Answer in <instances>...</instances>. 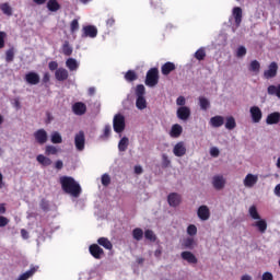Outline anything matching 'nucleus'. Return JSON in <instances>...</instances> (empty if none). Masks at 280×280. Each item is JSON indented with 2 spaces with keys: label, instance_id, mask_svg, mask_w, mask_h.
Here are the masks:
<instances>
[{
  "label": "nucleus",
  "instance_id": "69168bd1",
  "mask_svg": "<svg viewBox=\"0 0 280 280\" xmlns=\"http://www.w3.org/2000/svg\"><path fill=\"white\" fill-rule=\"evenodd\" d=\"M107 27H114L115 26V18H109L106 21Z\"/></svg>",
  "mask_w": 280,
  "mask_h": 280
},
{
  "label": "nucleus",
  "instance_id": "5fc2aeb1",
  "mask_svg": "<svg viewBox=\"0 0 280 280\" xmlns=\"http://www.w3.org/2000/svg\"><path fill=\"white\" fill-rule=\"evenodd\" d=\"M187 233H188V235L194 236L198 233V228H196V225H194V224H190L187 228Z\"/></svg>",
  "mask_w": 280,
  "mask_h": 280
},
{
  "label": "nucleus",
  "instance_id": "9b49d317",
  "mask_svg": "<svg viewBox=\"0 0 280 280\" xmlns=\"http://www.w3.org/2000/svg\"><path fill=\"white\" fill-rule=\"evenodd\" d=\"M173 154L178 158L185 156L187 154V148L185 147V142H177L173 148Z\"/></svg>",
  "mask_w": 280,
  "mask_h": 280
},
{
  "label": "nucleus",
  "instance_id": "20e7f679",
  "mask_svg": "<svg viewBox=\"0 0 280 280\" xmlns=\"http://www.w3.org/2000/svg\"><path fill=\"white\" fill-rule=\"evenodd\" d=\"M279 71V65L273 61L268 66V69L264 72V78L266 80H270L272 78H277V73Z\"/></svg>",
  "mask_w": 280,
  "mask_h": 280
},
{
  "label": "nucleus",
  "instance_id": "6e6552de",
  "mask_svg": "<svg viewBox=\"0 0 280 280\" xmlns=\"http://www.w3.org/2000/svg\"><path fill=\"white\" fill-rule=\"evenodd\" d=\"M97 37V27L94 25L83 26L82 38H96Z\"/></svg>",
  "mask_w": 280,
  "mask_h": 280
},
{
  "label": "nucleus",
  "instance_id": "bf43d9fd",
  "mask_svg": "<svg viewBox=\"0 0 280 280\" xmlns=\"http://www.w3.org/2000/svg\"><path fill=\"white\" fill-rule=\"evenodd\" d=\"M48 69L49 71H58V61H50L48 63Z\"/></svg>",
  "mask_w": 280,
  "mask_h": 280
},
{
  "label": "nucleus",
  "instance_id": "4c0bfd02",
  "mask_svg": "<svg viewBox=\"0 0 280 280\" xmlns=\"http://www.w3.org/2000/svg\"><path fill=\"white\" fill-rule=\"evenodd\" d=\"M62 54L63 56H71V54H73V47H71L68 40L62 45Z\"/></svg>",
  "mask_w": 280,
  "mask_h": 280
},
{
  "label": "nucleus",
  "instance_id": "f03ea898",
  "mask_svg": "<svg viewBox=\"0 0 280 280\" xmlns=\"http://www.w3.org/2000/svg\"><path fill=\"white\" fill-rule=\"evenodd\" d=\"M147 86L153 88L159 84V68H151L147 72L145 81H144Z\"/></svg>",
  "mask_w": 280,
  "mask_h": 280
},
{
  "label": "nucleus",
  "instance_id": "a878e982",
  "mask_svg": "<svg viewBox=\"0 0 280 280\" xmlns=\"http://www.w3.org/2000/svg\"><path fill=\"white\" fill-rule=\"evenodd\" d=\"M210 125L212 128H220L224 126V117L222 116H214L210 119Z\"/></svg>",
  "mask_w": 280,
  "mask_h": 280
},
{
  "label": "nucleus",
  "instance_id": "393cba45",
  "mask_svg": "<svg viewBox=\"0 0 280 280\" xmlns=\"http://www.w3.org/2000/svg\"><path fill=\"white\" fill-rule=\"evenodd\" d=\"M153 10H158L159 14H165L166 10L161 3V0H150Z\"/></svg>",
  "mask_w": 280,
  "mask_h": 280
},
{
  "label": "nucleus",
  "instance_id": "0eeeda50",
  "mask_svg": "<svg viewBox=\"0 0 280 280\" xmlns=\"http://www.w3.org/2000/svg\"><path fill=\"white\" fill-rule=\"evenodd\" d=\"M249 113H250L252 121L254 124H259V121H261V118L264 117V114L261 113V108H259L258 106H252L249 108Z\"/></svg>",
  "mask_w": 280,
  "mask_h": 280
},
{
  "label": "nucleus",
  "instance_id": "ddd939ff",
  "mask_svg": "<svg viewBox=\"0 0 280 280\" xmlns=\"http://www.w3.org/2000/svg\"><path fill=\"white\" fill-rule=\"evenodd\" d=\"M55 78L58 82H65V80H69V71L65 68H59L55 71Z\"/></svg>",
  "mask_w": 280,
  "mask_h": 280
},
{
  "label": "nucleus",
  "instance_id": "a211bd4d",
  "mask_svg": "<svg viewBox=\"0 0 280 280\" xmlns=\"http://www.w3.org/2000/svg\"><path fill=\"white\" fill-rule=\"evenodd\" d=\"M280 121V113L279 112H273L271 114H269L266 118V124L268 126H275L277 124H279Z\"/></svg>",
  "mask_w": 280,
  "mask_h": 280
},
{
  "label": "nucleus",
  "instance_id": "e2e57ef3",
  "mask_svg": "<svg viewBox=\"0 0 280 280\" xmlns=\"http://www.w3.org/2000/svg\"><path fill=\"white\" fill-rule=\"evenodd\" d=\"M176 104H177V106H180V107L185 106V104H186L185 96L177 97Z\"/></svg>",
  "mask_w": 280,
  "mask_h": 280
},
{
  "label": "nucleus",
  "instance_id": "a19ab883",
  "mask_svg": "<svg viewBox=\"0 0 280 280\" xmlns=\"http://www.w3.org/2000/svg\"><path fill=\"white\" fill-rule=\"evenodd\" d=\"M196 244V241H194L192 237L185 238L182 246L185 248H188L189 250H194V245Z\"/></svg>",
  "mask_w": 280,
  "mask_h": 280
},
{
  "label": "nucleus",
  "instance_id": "3c124183",
  "mask_svg": "<svg viewBox=\"0 0 280 280\" xmlns=\"http://www.w3.org/2000/svg\"><path fill=\"white\" fill-rule=\"evenodd\" d=\"M5 60L8 62H12L14 60V48H10L9 50H7Z\"/></svg>",
  "mask_w": 280,
  "mask_h": 280
},
{
  "label": "nucleus",
  "instance_id": "f257e3e1",
  "mask_svg": "<svg viewBox=\"0 0 280 280\" xmlns=\"http://www.w3.org/2000/svg\"><path fill=\"white\" fill-rule=\"evenodd\" d=\"M60 185L65 194H69L70 196H73V198H80L82 187H80V184L75 182L73 177L61 176Z\"/></svg>",
  "mask_w": 280,
  "mask_h": 280
},
{
  "label": "nucleus",
  "instance_id": "1a4fd4ad",
  "mask_svg": "<svg viewBox=\"0 0 280 280\" xmlns=\"http://www.w3.org/2000/svg\"><path fill=\"white\" fill-rule=\"evenodd\" d=\"M177 117L182 121H187L191 117V109L187 106H182L177 108Z\"/></svg>",
  "mask_w": 280,
  "mask_h": 280
},
{
  "label": "nucleus",
  "instance_id": "a18cd8bd",
  "mask_svg": "<svg viewBox=\"0 0 280 280\" xmlns=\"http://www.w3.org/2000/svg\"><path fill=\"white\" fill-rule=\"evenodd\" d=\"M144 237L145 240H149V242H156V234H154V231L152 230H145Z\"/></svg>",
  "mask_w": 280,
  "mask_h": 280
},
{
  "label": "nucleus",
  "instance_id": "9d476101",
  "mask_svg": "<svg viewBox=\"0 0 280 280\" xmlns=\"http://www.w3.org/2000/svg\"><path fill=\"white\" fill-rule=\"evenodd\" d=\"M89 250L94 259H102V256L104 255V249L97 244L90 245Z\"/></svg>",
  "mask_w": 280,
  "mask_h": 280
},
{
  "label": "nucleus",
  "instance_id": "8fccbe9b",
  "mask_svg": "<svg viewBox=\"0 0 280 280\" xmlns=\"http://www.w3.org/2000/svg\"><path fill=\"white\" fill-rule=\"evenodd\" d=\"M136 95H137V97H144L145 86L143 84H138L136 86Z\"/></svg>",
  "mask_w": 280,
  "mask_h": 280
},
{
  "label": "nucleus",
  "instance_id": "13d9d810",
  "mask_svg": "<svg viewBox=\"0 0 280 280\" xmlns=\"http://www.w3.org/2000/svg\"><path fill=\"white\" fill-rule=\"evenodd\" d=\"M5 32L0 31V49H3L5 47Z\"/></svg>",
  "mask_w": 280,
  "mask_h": 280
},
{
  "label": "nucleus",
  "instance_id": "4be33fe9",
  "mask_svg": "<svg viewBox=\"0 0 280 280\" xmlns=\"http://www.w3.org/2000/svg\"><path fill=\"white\" fill-rule=\"evenodd\" d=\"M182 259H184V261H187L188 264H198V258H196V255H194V253L191 252H183L180 254Z\"/></svg>",
  "mask_w": 280,
  "mask_h": 280
},
{
  "label": "nucleus",
  "instance_id": "2eb2a0df",
  "mask_svg": "<svg viewBox=\"0 0 280 280\" xmlns=\"http://www.w3.org/2000/svg\"><path fill=\"white\" fill-rule=\"evenodd\" d=\"M197 215L200 220L207 221L209 220L211 212L209 211V207L200 206L197 211Z\"/></svg>",
  "mask_w": 280,
  "mask_h": 280
},
{
  "label": "nucleus",
  "instance_id": "680f3d73",
  "mask_svg": "<svg viewBox=\"0 0 280 280\" xmlns=\"http://www.w3.org/2000/svg\"><path fill=\"white\" fill-rule=\"evenodd\" d=\"M261 280H275V277L272 276L271 272L266 271L265 273H262Z\"/></svg>",
  "mask_w": 280,
  "mask_h": 280
},
{
  "label": "nucleus",
  "instance_id": "bb28decb",
  "mask_svg": "<svg viewBox=\"0 0 280 280\" xmlns=\"http://www.w3.org/2000/svg\"><path fill=\"white\" fill-rule=\"evenodd\" d=\"M136 106L138 110H145V108H148V101H145V96L137 97Z\"/></svg>",
  "mask_w": 280,
  "mask_h": 280
},
{
  "label": "nucleus",
  "instance_id": "dca6fc26",
  "mask_svg": "<svg viewBox=\"0 0 280 280\" xmlns=\"http://www.w3.org/2000/svg\"><path fill=\"white\" fill-rule=\"evenodd\" d=\"M172 71H176V65L172 61H167L161 67L162 75H170Z\"/></svg>",
  "mask_w": 280,
  "mask_h": 280
},
{
  "label": "nucleus",
  "instance_id": "c9c22d12",
  "mask_svg": "<svg viewBox=\"0 0 280 280\" xmlns=\"http://www.w3.org/2000/svg\"><path fill=\"white\" fill-rule=\"evenodd\" d=\"M132 237L136 240V242H141V240H143V230L141 228L133 229Z\"/></svg>",
  "mask_w": 280,
  "mask_h": 280
},
{
  "label": "nucleus",
  "instance_id": "de8ad7c7",
  "mask_svg": "<svg viewBox=\"0 0 280 280\" xmlns=\"http://www.w3.org/2000/svg\"><path fill=\"white\" fill-rule=\"evenodd\" d=\"M80 30V22H78V19H74L70 23V32L71 34H75Z\"/></svg>",
  "mask_w": 280,
  "mask_h": 280
},
{
  "label": "nucleus",
  "instance_id": "6ab92c4d",
  "mask_svg": "<svg viewBox=\"0 0 280 280\" xmlns=\"http://www.w3.org/2000/svg\"><path fill=\"white\" fill-rule=\"evenodd\" d=\"M167 202L170 207H178L180 205V195L177 192H172L167 196Z\"/></svg>",
  "mask_w": 280,
  "mask_h": 280
},
{
  "label": "nucleus",
  "instance_id": "473e14b6",
  "mask_svg": "<svg viewBox=\"0 0 280 280\" xmlns=\"http://www.w3.org/2000/svg\"><path fill=\"white\" fill-rule=\"evenodd\" d=\"M36 161H38L40 165H44V167H49V165H51V159L43 154L37 155Z\"/></svg>",
  "mask_w": 280,
  "mask_h": 280
},
{
  "label": "nucleus",
  "instance_id": "5701e85b",
  "mask_svg": "<svg viewBox=\"0 0 280 280\" xmlns=\"http://www.w3.org/2000/svg\"><path fill=\"white\" fill-rule=\"evenodd\" d=\"M183 135V126L175 124L172 126L171 131H170V137L173 139H178Z\"/></svg>",
  "mask_w": 280,
  "mask_h": 280
},
{
  "label": "nucleus",
  "instance_id": "39448f33",
  "mask_svg": "<svg viewBox=\"0 0 280 280\" xmlns=\"http://www.w3.org/2000/svg\"><path fill=\"white\" fill-rule=\"evenodd\" d=\"M86 143V137L84 136V131H79L74 136V145L79 152H82L84 150V145Z\"/></svg>",
  "mask_w": 280,
  "mask_h": 280
},
{
  "label": "nucleus",
  "instance_id": "7ed1b4c3",
  "mask_svg": "<svg viewBox=\"0 0 280 280\" xmlns=\"http://www.w3.org/2000/svg\"><path fill=\"white\" fill-rule=\"evenodd\" d=\"M113 127L117 133L126 130V117L121 114H116L113 119Z\"/></svg>",
  "mask_w": 280,
  "mask_h": 280
},
{
  "label": "nucleus",
  "instance_id": "49530a36",
  "mask_svg": "<svg viewBox=\"0 0 280 280\" xmlns=\"http://www.w3.org/2000/svg\"><path fill=\"white\" fill-rule=\"evenodd\" d=\"M195 58L196 60H205V58H207V51L205 50V48H199L195 52Z\"/></svg>",
  "mask_w": 280,
  "mask_h": 280
},
{
  "label": "nucleus",
  "instance_id": "4468645a",
  "mask_svg": "<svg viewBox=\"0 0 280 280\" xmlns=\"http://www.w3.org/2000/svg\"><path fill=\"white\" fill-rule=\"evenodd\" d=\"M72 112L74 115L82 116L86 113V104L82 102H77L72 105Z\"/></svg>",
  "mask_w": 280,
  "mask_h": 280
},
{
  "label": "nucleus",
  "instance_id": "72a5a7b5",
  "mask_svg": "<svg viewBox=\"0 0 280 280\" xmlns=\"http://www.w3.org/2000/svg\"><path fill=\"white\" fill-rule=\"evenodd\" d=\"M260 69H261V63H259V61L253 60L249 63L248 71H252V73H259Z\"/></svg>",
  "mask_w": 280,
  "mask_h": 280
},
{
  "label": "nucleus",
  "instance_id": "58836bf2",
  "mask_svg": "<svg viewBox=\"0 0 280 280\" xmlns=\"http://www.w3.org/2000/svg\"><path fill=\"white\" fill-rule=\"evenodd\" d=\"M66 66L68 67V69H70V71L78 70V61L74 58L67 59Z\"/></svg>",
  "mask_w": 280,
  "mask_h": 280
},
{
  "label": "nucleus",
  "instance_id": "c85d7f7f",
  "mask_svg": "<svg viewBox=\"0 0 280 280\" xmlns=\"http://www.w3.org/2000/svg\"><path fill=\"white\" fill-rule=\"evenodd\" d=\"M198 100L201 110H209V108H211V102H209V98L205 96H199Z\"/></svg>",
  "mask_w": 280,
  "mask_h": 280
},
{
  "label": "nucleus",
  "instance_id": "412c9836",
  "mask_svg": "<svg viewBox=\"0 0 280 280\" xmlns=\"http://www.w3.org/2000/svg\"><path fill=\"white\" fill-rule=\"evenodd\" d=\"M232 16H234L235 25L236 27H240L242 25V8L235 7L232 11Z\"/></svg>",
  "mask_w": 280,
  "mask_h": 280
},
{
  "label": "nucleus",
  "instance_id": "4d7b16f0",
  "mask_svg": "<svg viewBox=\"0 0 280 280\" xmlns=\"http://www.w3.org/2000/svg\"><path fill=\"white\" fill-rule=\"evenodd\" d=\"M8 224H10V219L0 215V229H3V226H8Z\"/></svg>",
  "mask_w": 280,
  "mask_h": 280
},
{
  "label": "nucleus",
  "instance_id": "ea45409f",
  "mask_svg": "<svg viewBox=\"0 0 280 280\" xmlns=\"http://www.w3.org/2000/svg\"><path fill=\"white\" fill-rule=\"evenodd\" d=\"M0 10L5 14L7 16H12V7L8 2H4L0 4Z\"/></svg>",
  "mask_w": 280,
  "mask_h": 280
},
{
  "label": "nucleus",
  "instance_id": "cd10ccee",
  "mask_svg": "<svg viewBox=\"0 0 280 280\" xmlns=\"http://www.w3.org/2000/svg\"><path fill=\"white\" fill-rule=\"evenodd\" d=\"M97 244L100 246H103V248H106V250H113V243L106 237H100L97 240Z\"/></svg>",
  "mask_w": 280,
  "mask_h": 280
},
{
  "label": "nucleus",
  "instance_id": "f3484780",
  "mask_svg": "<svg viewBox=\"0 0 280 280\" xmlns=\"http://www.w3.org/2000/svg\"><path fill=\"white\" fill-rule=\"evenodd\" d=\"M212 185L214 189H218V190L224 189V185H226V180L222 175H217L212 179Z\"/></svg>",
  "mask_w": 280,
  "mask_h": 280
},
{
  "label": "nucleus",
  "instance_id": "052dcab7",
  "mask_svg": "<svg viewBox=\"0 0 280 280\" xmlns=\"http://www.w3.org/2000/svg\"><path fill=\"white\" fill-rule=\"evenodd\" d=\"M210 155L213 156L214 159L220 156V150L215 147L210 149Z\"/></svg>",
  "mask_w": 280,
  "mask_h": 280
},
{
  "label": "nucleus",
  "instance_id": "f704fd0d",
  "mask_svg": "<svg viewBox=\"0 0 280 280\" xmlns=\"http://www.w3.org/2000/svg\"><path fill=\"white\" fill-rule=\"evenodd\" d=\"M36 273V267L31 268L30 270L25 271L24 273H22L18 280H27L31 277H34V275Z\"/></svg>",
  "mask_w": 280,
  "mask_h": 280
},
{
  "label": "nucleus",
  "instance_id": "37998d69",
  "mask_svg": "<svg viewBox=\"0 0 280 280\" xmlns=\"http://www.w3.org/2000/svg\"><path fill=\"white\" fill-rule=\"evenodd\" d=\"M249 215L252 220H261V215H259V212L257 211V207L252 206L249 208Z\"/></svg>",
  "mask_w": 280,
  "mask_h": 280
},
{
  "label": "nucleus",
  "instance_id": "09e8293b",
  "mask_svg": "<svg viewBox=\"0 0 280 280\" xmlns=\"http://www.w3.org/2000/svg\"><path fill=\"white\" fill-rule=\"evenodd\" d=\"M45 154H46V156H51V155L58 154V148H56L54 145H47L46 150H45Z\"/></svg>",
  "mask_w": 280,
  "mask_h": 280
},
{
  "label": "nucleus",
  "instance_id": "79ce46f5",
  "mask_svg": "<svg viewBox=\"0 0 280 280\" xmlns=\"http://www.w3.org/2000/svg\"><path fill=\"white\" fill-rule=\"evenodd\" d=\"M137 72H135V70H128L125 74V80L127 82H135V80H137Z\"/></svg>",
  "mask_w": 280,
  "mask_h": 280
},
{
  "label": "nucleus",
  "instance_id": "603ef678",
  "mask_svg": "<svg viewBox=\"0 0 280 280\" xmlns=\"http://www.w3.org/2000/svg\"><path fill=\"white\" fill-rule=\"evenodd\" d=\"M101 180H102V186L103 187H108V185H110V175L109 174H103Z\"/></svg>",
  "mask_w": 280,
  "mask_h": 280
},
{
  "label": "nucleus",
  "instance_id": "774afa93",
  "mask_svg": "<svg viewBox=\"0 0 280 280\" xmlns=\"http://www.w3.org/2000/svg\"><path fill=\"white\" fill-rule=\"evenodd\" d=\"M55 167H56V170H62V167H65V164L62 163L61 160H58V161L55 163Z\"/></svg>",
  "mask_w": 280,
  "mask_h": 280
},
{
  "label": "nucleus",
  "instance_id": "7c9ffc66",
  "mask_svg": "<svg viewBox=\"0 0 280 280\" xmlns=\"http://www.w3.org/2000/svg\"><path fill=\"white\" fill-rule=\"evenodd\" d=\"M46 7L49 12H58V10H60V3H58V0H48Z\"/></svg>",
  "mask_w": 280,
  "mask_h": 280
},
{
  "label": "nucleus",
  "instance_id": "0e129e2a",
  "mask_svg": "<svg viewBox=\"0 0 280 280\" xmlns=\"http://www.w3.org/2000/svg\"><path fill=\"white\" fill-rule=\"evenodd\" d=\"M40 209H43V211H49V203L45 201V199L40 202Z\"/></svg>",
  "mask_w": 280,
  "mask_h": 280
},
{
  "label": "nucleus",
  "instance_id": "e433bc0d",
  "mask_svg": "<svg viewBox=\"0 0 280 280\" xmlns=\"http://www.w3.org/2000/svg\"><path fill=\"white\" fill-rule=\"evenodd\" d=\"M128 145H129L128 138H126V137L121 138L119 143H118L119 152H126V150H128Z\"/></svg>",
  "mask_w": 280,
  "mask_h": 280
},
{
  "label": "nucleus",
  "instance_id": "338daca9",
  "mask_svg": "<svg viewBox=\"0 0 280 280\" xmlns=\"http://www.w3.org/2000/svg\"><path fill=\"white\" fill-rule=\"evenodd\" d=\"M104 137H110V125H106L104 128Z\"/></svg>",
  "mask_w": 280,
  "mask_h": 280
},
{
  "label": "nucleus",
  "instance_id": "f8f14e48",
  "mask_svg": "<svg viewBox=\"0 0 280 280\" xmlns=\"http://www.w3.org/2000/svg\"><path fill=\"white\" fill-rule=\"evenodd\" d=\"M34 138L39 145H44V143H47V131L45 129H38L34 132Z\"/></svg>",
  "mask_w": 280,
  "mask_h": 280
},
{
  "label": "nucleus",
  "instance_id": "6e6d98bb",
  "mask_svg": "<svg viewBox=\"0 0 280 280\" xmlns=\"http://www.w3.org/2000/svg\"><path fill=\"white\" fill-rule=\"evenodd\" d=\"M51 80V74H49V72H45L42 79L43 84H45V86H47V84H49Z\"/></svg>",
  "mask_w": 280,
  "mask_h": 280
},
{
  "label": "nucleus",
  "instance_id": "c756f323",
  "mask_svg": "<svg viewBox=\"0 0 280 280\" xmlns=\"http://www.w3.org/2000/svg\"><path fill=\"white\" fill-rule=\"evenodd\" d=\"M225 128L226 130H235L237 128V122L233 116L225 118Z\"/></svg>",
  "mask_w": 280,
  "mask_h": 280
},
{
  "label": "nucleus",
  "instance_id": "aec40b11",
  "mask_svg": "<svg viewBox=\"0 0 280 280\" xmlns=\"http://www.w3.org/2000/svg\"><path fill=\"white\" fill-rule=\"evenodd\" d=\"M259 180V177L257 175L247 174L244 179L245 187H255L257 185V182Z\"/></svg>",
  "mask_w": 280,
  "mask_h": 280
},
{
  "label": "nucleus",
  "instance_id": "2f4dec72",
  "mask_svg": "<svg viewBox=\"0 0 280 280\" xmlns=\"http://www.w3.org/2000/svg\"><path fill=\"white\" fill-rule=\"evenodd\" d=\"M267 93H268V95H276V97H279V100H280V84H278V86L269 85L267 88Z\"/></svg>",
  "mask_w": 280,
  "mask_h": 280
},
{
  "label": "nucleus",
  "instance_id": "423d86ee",
  "mask_svg": "<svg viewBox=\"0 0 280 280\" xmlns=\"http://www.w3.org/2000/svg\"><path fill=\"white\" fill-rule=\"evenodd\" d=\"M24 80L27 84L32 86H36V84H40V75L34 71H31L25 74Z\"/></svg>",
  "mask_w": 280,
  "mask_h": 280
},
{
  "label": "nucleus",
  "instance_id": "864d4df0",
  "mask_svg": "<svg viewBox=\"0 0 280 280\" xmlns=\"http://www.w3.org/2000/svg\"><path fill=\"white\" fill-rule=\"evenodd\" d=\"M244 56H246V47L240 46L236 50V57L244 58Z\"/></svg>",
  "mask_w": 280,
  "mask_h": 280
},
{
  "label": "nucleus",
  "instance_id": "c03bdc74",
  "mask_svg": "<svg viewBox=\"0 0 280 280\" xmlns=\"http://www.w3.org/2000/svg\"><path fill=\"white\" fill-rule=\"evenodd\" d=\"M51 143H62V136H60V132L54 131L50 136Z\"/></svg>",
  "mask_w": 280,
  "mask_h": 280
},
{
  "label": "nucleus",
  "instance_id": "b1692460",
  "mask_svg": "<svg viewBox=\"0 0 280 280\" xmlns=\"http://www.w3.org/2000/svg\"><path fill=\"white\" fill-rule=\"evenodd\" d=\"M253 226H255L259 233H266L268 230V222H266L265 219H258V221L253 223Z\"/></svg>",
  "mask_w": 280,
  "mask_h": 280
}]
</instances>
